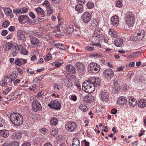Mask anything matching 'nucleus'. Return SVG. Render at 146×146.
Instances as JSON below:
<instances>
[{"label": "nucleus", "instance_id": "412c9836", "mask_svg": "<svg viewBox=\"0 0 146 146\" xmlns=\"http://www.w3.org/2000/svg\"><path fill=\"white\" fill-rule=\"evenodd\" d=\"M84 102L87 103H90L93 101L92 96L91 95H87L84 96L83 98Z\"/></svg>", "mask_w": 146, "mask_h": 146}, {"label": "nucleus", "instance_id": "f8f14e48", "mask_svg": "<svg viewBox=\"0 0 146 146\" xmlns=\"http://www.w3.org/2000/svg\"><path fill=\"white\" fill-rule=\"evenodd\" d=\"M76 67L78 72L82 75L84 73L85 69L84 65L82 63L78 62L76 64Z\"/></svg>", "mask_w": 146, "mask_h": 146}, {"label": "nucleus", "instance_id": "20e7f679", "mask_svg": "<svg viewBox=\"0 0 146 146\" xmlns=\"http://www.w3.org/2000/svg\"><path fill=\"white\" fill-rule=\"evenodd\" d=\"M100 65L94 62L91 63L88 65L87 68L88 72L91 73H98L100 71Z\"/></svg>", "mask_w": 146, "mask_h": 146}, {"label": "nucleus", "instance_id": "a878e982", "mask_svg": "<svg viewBox=\"0 0 146 146\" xmlns=\"http://www.w3.org/2000/svg\"><path fill=\"white\" fill-rule=\"evenodd\" d=\"M123 42L122 38H117L114 42V44L116 46L120 47L121 46Z\"/></svg>", "mask_w": 146, "mask_h": 146}, {"label": "nucleus", "instance_id": "2f4dec72", "mask_svg": "<svg viewBox=\"0 0 146 146\" xmlns=\"http://www.w3.org/2000/svg\"><path fill=\"white\" fill-rule=\"evenodd\" d=\"M58 120L55 117L52 118L50 120V124L53 125H56L58 123Z\"/></svg>", "mask_w": 146, "mask_h": 146}, {"label": "nucleus", "instance_id": "a211bd4d", "mask_svg": "<svg viewBox=\"0 0 146 146\" xmlns=\"http://www.w3.org/2000/svg\"><path fill=\"white\" fill-rule=\"evenodd\" d=\"M62 83L68 88L73 86V84L71 82L69 81L67 79L65 78H63L62 80Z\"/></svg>", "mask_w": 146, "mask_h": 146}, {"label": "nucleus", "instance_id": "6ab92c4d", "mask_svg": "<svg viewBox=\"0 0 146 146\" xmlns=\"http://www.w3.org/2000/svg\"><path fill=\"white\" fill-rule=\"evenodd\" d=\"M127 102L126 98L125 97L121 96L118 99V103L119 105H124Z\"/></svg>", "mask_w": 146, "mask_h": 146}, {"label": "nucleus", "instance_id": "c03bdc74", "mask_svg": "<svg viewBox=\"0 0 146 146\" xmlns=\"http://www.w3.org/2000/svg\"><path fill=\"white\" fill-rule=\"evenodd\" d=\"M87 5L88 8L89 9H91L94 7V3L91 2H88Z\"/></svg>", "mask_w": 146, "mask_h": 146}, {"label": "nucleus", "instance_id": "13d9d810", "mask_svg": "<svg viewBox=\"0 0 146 146\" xmlns=\"http://www.w3.org/2000/svg\"><path fill=\"white\" fill-rule=\"evenodd\" d=\"M124 66H122L120 67H119L117 68V71H121L123 70V68Z\"/></svg>", "mask_w": 146, "mask_h": 146}, {"label": "nucleus", "instance_id": "49530a36", "mask_svg": "<svg viewBox=\"0 0 146 146\" xmlns=\"http://www.w3.org/2000/svg\"><path fill=\"white\" fill-rule=\"evenodd\" d=\"M20 52L21 54L25 55H27L28 53L27 51L25 48H23H23L21 49Z\"/></svg>", "mask_w": 146, "mask_h": 146}, {"label": "nucleus", "instance_id": "0e129e2a", "mask_svg": "<svg viewBox=\"0 0 146 146\" xmlns=\"http://www.w3.org/2000/svg\"><path fill=\"white\" fill-rule=\"evenodd\" d=\"M71 98L72 100L73 101H76L77 100V97L75 95L72 96Z\"/></svg>", "mask_w": 146, "mask_h": 146}, {"label": "nucleus", "instance_id": "b1692460", "mask_svg": "<svg viewBox=\"0 0 146 146\" xmlns=\"http://www.w3.org/2000/svg\"><path fill=\"white\" fill-rule=\"evenodd\" d=\"M137 104L141 108H144L146 106V100L144 99H141L138 101Z\"/></svg>", "mask_w": 146, "mask_h": 146}, {"label": "nucleus", "instance_id": "69168bd1", "mask_svg": "<svg viewBox=\"0 0 146 146\" xmlns=\"http://www.w3.org/2000/svg\"><path fill=\"white\" fill-rule=\"evenodd\" d=\"M43 4H44L46 7H48L50 5V3L47 0L45 1Z\"/></svg>", "mask_w": 146, "mask_h": 146}, {"label": "nucleus", "instance_id": "393cba45", "mask_svg": "<svg viewBox=\"0 0 146 146\" xmlns=\"http://www.w3.org/2000/svg\"><path fill=\"white\" fill-rule=\"evenodd\" d=\"M4 11L6 15L9 16L11 17H13V15L12 13V10L9 8H5L4 9Z\"/></svg>", "mask_w": 146, "mask_h": 146}, {"label": "nucleus", "instance_id": "09e8293b", "mask_svg": "<svg viewBox=\"0 0 146 146\" xmlns=\"http://www.w3.org/2000/svg\"><path fill=\"white\" fill-rule=\"evenodd\" d=\"M15 49L16 50V51H19V50H21V49L23 48L22 46L21 45H17V46H15Z\"/></svg>", "mask_w": 146, "mask_h": 146}, {"label": "nucleus", "instance_id": "58836bf2", "mask_svg": "<svg viewBox=\"0 0 146 146\" xmlns=\"http://www.w3.org/2000/svg\"><path fill=\"white\" fill-rule=\"evenodd\" d=\"M29 18L26 15H21L19 16L18 19L20 23L22 22L24 20V19L26 18L27 19Z\"/></svg>", "mask_w": 146, "mask_h": 146}, {"label": "nucleus", "instance_id": "423d86ee", "mask_svg": "<svg viewBox=\"0 0 146 146\" xmlns=\"http://www.w3.org/2000/svg\"><path fill=\"white\" fill-rule=\"evenodd\" d=\"M101 29L97 28L94 31L93 35V38L94 39L103 40L104 38L103 35L102 34Z\"/></svg>", "mask_w": 146, "mask_h": 146}, {"label": "nucleus", "instance_id": "de8ad7c7", "mask_svg": "<svg viewBox=\"0 0 146 146\" xmlns=\"http://www.w3.org/2000/svg\"><path fill=\"white\" fill-rule=\"evenodd\" d=\"M53 12L52 10V9L51 7H49L48 8L47 12L46 15L48 16H49L52 14Z\"/></svg>", "mask_w": 146, "mask_h": 146}, {"label": "nucleus", "instance_id": "0eeeda50", "mask_svg": "<svg viewBox=\"0 0 146 146\" xmlns=\"http://www.w3.org/2000/svg\"><path fill=\"white\" fill-rule=\"evenodd\" d=\"M48 106L51 108L57 110L60 109L61 104L57 100H54L50 102L48 104Z\"/></svg>", "mask_w": 146, "mask_h": 146}, {"label": "nucleus", "instance_id": "a19ab883", "mask_svg": "<svg viewBox=\"0 0 146 146\" xmlns=\"http://www.w3.org/2000/svg\"><path fill=\"white\" fill-rule=\"evenodd\" d=\"M80 109L82 111H86L87 110V108L84 105L81 104L79 106Z\"/></svg>", "mask_w": 146, "mask_h": 146}, {"label": "nucleus", "instance_id": "ddd939ff", "mask_svg": "<svg viewBox=\"0 0 146 146\" xmlns=\"http://www.w3.org/2000/svg\"><path fill=\"white\" fill-rule=\"evenodd\" d=\"M17 36L18 39L22 42H24L26 41V38L23 34L22 31L20 30L17 31Z\"/></svg>", "mask_w": 146, "mask_h": 146}, {"label": "nucleus", "instance_id": "79ce46f5", "mask_svg": "<svg viewBox=\"0 0 146 146\" xmlns=\"http://www.w3.org/2000/svg\"><path fill=\"white\" fill-rule=\"evenodd\" d=\"M61 25V24H59L58 25H57L56 26V28L57 29L58 31L61 32L64 31L62 27L60 26Z\"/></svg>", "mask_w": 146, "mask_h": 146}, {"label": "nucleus", "instance_id": "ea45409f", "mask_svg": "<svg viewBox=\"0 0 146 146\" xmlns=\"http://www.w3.org/2000/svg\"><path fill=\"white\" fill-rule=\"evenodd\" d=\"M21 60L20 58H17L15 60V63L17 65L20 66L23 64V62Z\"/></svg>", "mask_w": 146, "mask_h": 146}, {"label": "nucleus", "instance_id": "5701e85b", "mask_svg": "<svg viewBox=\"0 0 146 146\" xmlns=\"http://www.w3.org/2000/svg\"><path fill=\"white\" fill-rule=\"evenodd\" d=\"M30 38L31 44L33 45H37L39 41L38 39L33 36H30Z\"/></svg>", "mask_w": 146, "mask_h": 146}, {"label": "nucleus", "instance_id": "bf43d9fd", "mask_svg": "<svg viewBox=\"0 0 146 146\" xmlns=\"http://www.w3.org/2000/svg\"><path fill=\"white\" fill-rule=\"evenodd\" d=\"M14 97V95H9L7 97V99L8 100H11Z\"/></svg>", "mask_w": 146, "mask_h": 146}, {"label": "nucleus", "instance_id": "37998d69", "mask_svg": "<svg viewBox=\"0 0 146 146\" xmlns=\"http://www.w3.org/2000/svg\"><path fill=\"white\" fill-rule=\"evenodd\" d=\"M52 57L50 54L48 53L46 56V58H44L45 61H48L51 60Z\"/></svg>", "mask_w": 146, "mask_h": 146}, {"label": "nucleus", "instance_id": "e2e57ef3", "mask_svg": "<svg viewBox=\"0 0 146 146\" xmlns=\"http://www.w3.org/2000/svg\"><path fill=\"white\" fill-rule=\"evenodd\" d=\"M60 87V86L58 85L57 83L54 84L53 86L54 88L58 89V90H59Z\"/></svg>", "mask_w": 146, "mask_h": 146}, {"label": "nucleus", "instance_id": "2eb2a0df", "mask_svg": "<svg viewBox=\"0 0 146 146\" xmlns=\"http://www.w3.org/2000/svg\"><path fill=\"white\" fill-rule=\"evenodd\" d=\"M91 83L93 84L94 87V89L96 87L97 88L100 85V80L98 78H93L91 80H89Z\"/></svg>", "mask_w": 146, "mask_h": 146}, {"label": "nucleus", "instance_id": "39448f33", "mask_svg": "<svg viewBox=\"0 0 146 146\" xmlns=\"http://www.w3.org/2000/svg\"><path fill=\"white\" fill-rule=\"evenodd\" d=\"M103 74L105 79L110 80L113 77L114 73L111 68H108L104 70Z\"/></svg>", "mask_w": 146, "mask_h": 146}, {"label": "nucleus", "instance_id": "5fc2aeb1", "mask_svg": "<svg viewBox=\"0 0 146 146\" xmlns=\"http://www.w3.org/2000/svg\"><path fill=\"white\" fill-rule=\"evenodd\" d=\"M8 30L11 32L14 31L15 30V27L13 26H11L8 28Z\"/></svg>", "mask_w": 146, "mask_h": 146}, {"label": "nucleus", "instance_id": "1a4fd4ad", "mask_svg": "<svg viewBox=\"0 0 146 146\" xmlns=\"http://www.w3.org/2000/svg\"><path fill=\"white\" fill-rule=\"evenodd\" d=\"M32 103V108L34 111L36 112L41 110L42 106L38 102L35 100Z\"/></svg>", "mask_w": 146, "mask_h": 146}, {"label": "nucleus", "instance_id": "6e6d98bb", "mask_svg": "<svg viewBox=\"0 0 146 146\" xmlns=\"http://www.w3.org/2000/svg\"><path fill=\"white\" fill-rule=\"evenodd\" d=\"M7 33V31L5 30H3L2 31L1 35L2 36H5L6 35Z\"/></svg>", "mask_w": 146, "mask_h": 146}, {"label": "nucleus", "instance_id": "72a5a7b5", "mask_svg": "<svg viewBox=\"0 0 146 146\" xmlns=\"http://www.w3.org/2000/svg\"><path fill=\"white\" fill-rule=\"evenodd\" d=\"M35 11L38 14L41 15H43L44 13V11L41 8L38 7L35 9Z\"/></svg>", "mask_w": 146, "mask_h": 146}, {"label": "nucleus", "instance_id": "e433bc0d", "mask_svg": "<svg viewBox=\"0 0 146 146\" xmlns=\"http://www.w3.org/2000/svg\"><path fill=\"white\" fill-rule=\"evenodd\" d=\"M7 77H5L1 82L0 85L2 86H4L7 84Z\"/></svg>", "mask_w": 146, "mask_h": 146}, {"label": "nucleus", "instance_id": "aec40b11", "mask_svg": "<svg viewBox=\"0 0 146 146\" xmlns=\"http://www.w3.org/2000/svg\"><path fill=\"white\" fill-rule=\"evenodd\" d=\"M22 133L21 132H15L11 135V138L13 139H19L21 136Z\"/></svg>", "mask_w": 146, "mask_h": 146}, {"label": "nucleus", "instance_id": "a18cd8bd", "mask_svg": "<svg viewBox=\"0 0 146 146\" xmlns=\"http://www.w3.org/2000/svg\"><path fill=\"white\" fill-rule=\"evenodd\" d=\"M57 130L56 129H52L50 131L51 135L52 136H54L57 133Z\"/></svg>", "mask_w": 146, "mask_h": 146}, {"label": "nucleus", "instance_id": "473e14b6", "mask_svg": "<svg viewBox=\"0 0 146 146\" xmlns=\"http://www.w3.org/2000/svg\"><path fill=\"white\" fill-rule=\"evenodd\" d=\"M72 146H78L80 145L79 140L77 138H74L73 139Z\"/></svg>", "mask_w": 146, "mask_h": 146}, {"label": "nucleus", "instance_id": "f3484780", "mask_svg": "<svg viewBox=\"0 0 146 146\" xmlns=\"http://www.w3.org/2000/svg\"><path fill=\"white\" fill-rule=\"evenodd\" d=\"M112 24L115 26H117L119 24V19L117 16L112 17L111 19Z\"/></svg>", "mask_w": 146, "mask_h": 146}, {"label": "nucleus", "instance_id": "c9c22d12", "mask_svg": "<svg viewBox=\"0 0 146 146\" xmlns=\"http://www.w3.org/2000/svg\"><path fill=\"white\" fill-rule=\"evenodd\" d=\"M17 74L16 73H12L10 76V79L11 82H12L15 79L17 76Z\"/></svg>", "mask_w": 146, "mask_h": 146}, {"label": "nucleus", "instance_id": "f03ea898", "mask_svg": "<svg viewBox=\"0 0 146 146\" xmlns=\"http://www.w3.org/2000/svg\"><path fill=\"white\" fill-rule=\"evenodd\" d=\"M125 20L129 27H132L134 25L135 20L134 15L130 11L127 12L125 15Z\"/></svg>", "mask_w": 146, "mask_h": 146}, {"label": "nucleus", "instance_id": "f257e3e1", "mask_svg": "<svg viewBox=\"0 0 146 146\" xmlns=\"http://www.w3.org/2000/svg\"><path fill=\"white\" fill-rule=\"evenodd\" d=\"M10 118L11 122L17 126L21 125L23 122L22 116L17 113H11L10 115Z\"/></svg>", "mask_w": 146, "mask_h": 146}, {"label": "nucleus", "instance_id": "4be33fe9", "mask_svg": "<svg viewBox=\"0 0 146 146\" xmlns=\"http://www.w3.org/2000/svg\"><path fill=\"white\" fill-rule=\"evenodd\" d=\"M74 29L72 25H70L69 27L68 28L66 31V35L68 36H70L72 34V33L74 31Z\"/></svg>", "mask_w": 146, "mask_h": 146}, {"label": "nucleus", "instance_id": "3c124183", "mask_svg": "<svg viewBox=\"0 0 146 146\" xmlns=\"http://www.w3.org/2000/svg\"><path fill=\"white\" fill-rule=\"evenodd\" d=\"M122 2L120 1H118L116 3V6L118 7H121L122 6Z\"/></svg>", "mask_w": 146, "mask_h": 146}, {"label": "nucleus", "instance_id": "4d7b16f0", "mask_svg": "<svg viewBox=\"0 0 146 146\" xmlns=\"http://www.w3.org/2000/svg\"><path fill=\"white\" fill-rule=\"evenodd\" d=\"M94 48V47L93 46H87L86 47V50L89 51H91L93 50Z\"/></svg>", "mask_w": 146, "mask_h": 146}, {"label": "nucleus", "instance_id": "4c0bfd02", "mask_svg": "<svg viewBox=\"0 0 146 146\" xmlns=\"http://www.w3.org/2000/svg\"><path fill=\"white\" fill-rule=\"evenodd\" d=\"M12 89V88L11 87H7L6 88L5 90H3L2 93L4 95H6Z\"/></svg>", "mask_w": 146, "mask_h": 146}, {"label": "nucleus", "instance_id": "9d476101", "mask_svg": "<svg viewBox=\"0 0 146 146\" xmlns=\"http://www.w3.org/2000/svg\"><path fill=\"white\" fill-rule=\"evenodd\" d=\"M76 127V124L75 123L71 121L67 122L65 126L66 130L70 132L73 131L75 129Z\"/></svg>", "mask_w": 146, "mask_h": 146}, {"label": "nucleus", "instance_id": "8fccbe9b", "mask_svg": "<svg viewBox=\"0 0 146 146\" xmlns=\"http://www.w3.org/2000/svg\"><path fill=\"white\" fill-rule=\"evenodd\" d=\"M32 33H33L34 35L36 37H41V35H40L39 33L38 32H37L36 31H32Z\"/></svg>", "mask_w": 146, "mask_h": 146}, {"label": "nucleus", "instance_id": "052dcab7", "mask_svg": "<svg viewBox=\"0 0 146 146\" xmlns=\"http://www.w3.org/2000/svg\"><path fill=\"white\" fill-rule=\"evenodd\" d=\"M29 15L33 19H34L35 17V16L34 14L32 12H31L29 13Z\"/></svg>", "mask_w": 146, "mask_h": 146}, {"label": "nucleus", "instance_id": "4468645a", "mask_svg": "<svg viewBox=\"0 0 146 146\" xmlns=\"http://www.w3.org/2000/svg\"><path fill=\"white\" fill-rule=\"evenodd\" d=\"M100 99L103 101H107L109 98V95L106 92L104 91H102L100 94Z\"/></svg>", "mask_w": 146, "mask_h": 146}, {"label": "nucleus", "instance_id": "dca6fc26", "mask_svg": "<svg viewBox=\"0 0 146 146\" xmlns=\"http://www.w3.org/2000/svg\"><path fill=\"white\" fill-rule=\"evenodd\" d=\"M114 87H113V91L115 94L118 93L120 89L119 84L117 83V80L114 79L113 81Z\"/></svg>", "mask_w": 146, "mask_h": 146}, {"label": "nucleus", "instance_id": "cd10ccee", "mask_svg": "<svg viewBox=\"0 0 146 146\" xmlns=\"http://www.w3.org/2000/svg\"><path fill=\"white\" fill-rule=\"evenodd\" d=\"M9 134V132L8 130L5 129L0 130V135L3 137H7Z\"/></svg>", "mask_w": 146, "mask_h": 146}, {"label": "nucleus", "instance_id": "7ed1b4c3", "mask_svg": "<svg viewBox=\"0 0 146 146\" xmlns=\"http://www.w3.org/2000/svg\"><path fill=\"white\" fill-rule=\"evenodd\" d=\"M82 89L85 92L88 93H91L94 90V87L90 82L89 80L86 81L82 85Z\"/></svg>", "mask_w": 146, "mask_h": 146}, {"label": "nucleus", "instance_id": "bb28decb", "mask_svg": "<svg viewBox=\"0 0 146 146\" xmlns=\"http://www.w3.org/2000/svg\"><path fill=\"white\" fill-rule=\"evenodd\" d=\"M66 69L69 71H70L75 74L76 73V70L74 67L72 65L69 64L67 65L66 67Z\"/></svg>", "mask_w": 146, "mask_h": 146}, {"label": "nucleus", "instance_id": "774afa93", "mask_svg": "<svg viewBox=\"0 0 146 146\" xmlns=\"http://www.w3.org/2000/svg\"><path fill=\"white\" fill-rule=\"evenodd\" d=\"M135 64L134 62H130L129 63V66L130 67H133L134 66Z\"/></svg>", "mask_w": 146, "mask_h": 146}, {"label": "nucleus", "instance_id": "338daca9", "mask_svg": "<svg viewBox=\"0 0 146 146\" xmlns=\"http://www.w3.org/2000/svg\"><path fill=\"white\" fill-rule=\"evenodd\" d=\"M61 63H60L59 62H57L56 63L55 66L56 67H59L61 66Z\"/></svg>", "mask_w": 146, "mask_h": 146}, {"label": "nucleus", "instance_id": "f704fd0d", "mask_svg": "<svg viewBox=\"0 0 146 146\" xmlns=\"http://www.w3.org/2000/svg\"><path fill=\"white\" fill-rule=\"evenodd\" d=\"M108 34L111 37L113 38H115L117 36L116 32L115 31H113L111 29H110L108 32Z\"/></svg>", "mask_w": 146, "mask_h": 146}, {"label": "nucleus", "instance_id": "7c9ffc66", "mask_svg": "<svg viewBox=\"0 0 146 146\" xmlns=\"http://www.w3.org/2000/svg\"><path fill=\"white\" fill-rule=\"evenodd\" d=\"M75 9L79 13H81L83 10V7L81 4H78L76 6Z\"/></svg>", "mask_w": 146, "mask_h": 146}, {"label": "nucleus", "instance_id": "9b49d317", "mask_svg": "<svg viewBox=\"0 0 146 146\" xmlns=\"http://www.w3.org/2000/svg\"><path fill=\"white\" fill-rule=\"evenodd\" d=\"M92 16L88 12H85L84 13L81 18L82 19L83 21L85 23H88L91 20Z\"/></svg>", "mask_w": 146, "mask_h": 146}, {"label": "nucleus", "instance_id": "c85d7f7f", "mask_svg": "<svg viewBox=\"0 0 146 146\" xmlns=\"http://www.w3.org/2000/svg\"><path fill=\"white\" fill-rule=\"evenodd\" d=\"M129 104L131 106H135L137 104V101L132 97L130 98L129 100Z\"/></svg>", "mask_w": 146, "mask_h": 146}, {"label": "nucleus", "instance_id": "864d4df0", "mask_svg": "<svg viewBox=\"0 0 146 146\" xmlns=\"http://www.w3.org/2000/svg\"><path fill=\"white\" fill-rule=\"evenodd\" d=\"M28 9L25 7H23L21 9V11L22 13H27L28 11Z\"/></svg>", "mask_w": 146, "mask_h": 146}, {"label": "nucleus", "instance_id": "c756f323", "mask_svg": "<svg viewBox=\"0 0 146 146\" xmlns=\"http://www.w3.org/2000/svg\"><path fill=\"white\" fill-rule=\"evenodd\" d=\"M54 45L55 47L62 50H65L66 49V46L63 44L61 43L56 44H54Z\"/></svg>", "mask_w": 146, "mask_h": 146}, {"label": "nucleus", "instance_id": "6e6552de", "mask_svg": "<svg viewBox=\"0 0 146 146\" xmlns=\"http://www.w3.org/2000/svg\"><path fill=\"white\" fill-rule=\"evenodd\" d=\"M137 33V35L133 36V40H141L144 38L145 32L143 29H139Z\"/></svg>", "mask_w": 146, "mask_h": 146}, {"label": "nucleus", "instance_id": "603ef678", "mask_svg": "<svg viewBox=\"0 0 146 146\" xmlns=\"http://www.w3.org/2000/svg\"><path fill=\"white\" fill-rule=\"evenodd\" d=\"M9 25V23L8 22L5 21L2 24V26H3L4 25V28H6Z\"/></svg>", "mask_w": 146, "mask_h": 146}, {"label": "nucleus", "instance_id": "680f3d73", "mask_svg": "<svg viewBox=\"0 0 146 146\" xmlns=\"http://www.w3.org/2000/svg\"><path fill=\"white\" fill-rule=\"evenodd\" d=\"M117 112V110L116 109H113L111 110V113L113 115L115 114Z\"/></svg>", "mask_w": 146, "mask_h": 146}]
</instances>
